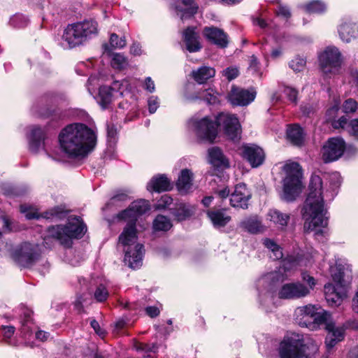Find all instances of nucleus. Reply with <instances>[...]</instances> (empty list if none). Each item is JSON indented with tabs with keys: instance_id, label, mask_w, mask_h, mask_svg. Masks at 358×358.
<instances>
[{
	"instance_id": "obj_1",
	"label": "nucleus",
	"mask_w": 358,
	"mask_h": 358,
	"mask_svg": "<svg viewBox=\"0 0 358 358\" xmlns=\"http://www.w3.org/2000/svg\"><path fill=\"white\" fill-rule=\"evenodd\" d=\"M61 150L69 157L82 159L94 148L95 132L84 124H73L64 128L59 135Z\"/></svg>"
},
{
	"instance_id": "obj_2",
	"label": "nucleus",
	"mask_w": 358,
	"mask_h": 358,
	"mask_svg": "<svg viewBox=\"0 0 358 358\" xmlns=\"http://www.w3.org/2000/svg\"><path fill=\"white\" fill-rule=\"evenodd\" d=\"M322 181L319 176H312L309 185V193L302 210L304 219L303 228L306 232L315 231L316 236L325 233L322 229L328 224V217L325 216L324 197L322 195Z\"/></svg>"
},
{
	"instance_id": "obj_3",
	"label": "nucleus",
	"mask_w": 358,
	"mask_h": 358,
	"mask_svg": "<svg viewBox=\"0 0 358 358\" xmlns=\"http://www.w3.org/2000/svg\"><path fill=\"white\" fill-rule=\"evenodd\" d=\"M127 222V226L119 236V243L123 246L125 264L131 268H136L142 264L143 245L137 242L136 222Z\"/></svg>"
},
{
	"instance_id": "obj_4",
	"label": "nucleus",
	"mask_w": 358,
	"mask_h": 358,
	"mask_svg": "<svg viewBox=\"0 0 358 358\" xmlns=\"http://www.w3.org/2000/svg\"><path fill=\"white\" fill-rule=\"evenodd\" d=\"M97 31V23L93 20L69 24L62 34L61 44L64 48H76L85 43Z\"/></svg>"
},
{
	"instance_id": "obj_5",
	"label": "nucleus",
	"mask_w": 358,
	"mask_h": 358,
	"mask_svg": "<svg viewBox=\"0 0 358 358\" xmlns=\"http://www.w3.org/2000/svg\"><path fill=\"white\" fill-rule=\"evenodd\" d=\"M86 226L78 217L71 218L66 225H57L48 228V235L59 241L62 245L70 246L72 238L83 237Z\"/></svg>"
},
{
	"instance_id": "obj_6",
	"label": "nucleus",
	"mask_w": 358,
	"mask_h": 358,
	"mask_svg": "<svg viewBox=\"0 0 358 358\" xmlns=\"http://www.w3.org/2000/svg\"><path fill=\"white\" fill-rule=\"evenodd\" d=\"M282 170L285 175L283 179L282 198L287 201H292L301 192V169L297 162H287Z\"/></svg>"
},
{
	"instance_id": "obj_7",
	"label": "nucleus",
	"mask_w": 358,
	"mask_h": 358,
	"mask_svg": "<svg viewBox=\"0 0 358 358\" xmlns=\"http://www.w3.org/2000/svg\"><path fill=\"white\" fill-rule=\"evenodd\" d=\"M304 336L292 333L285 336L280 344V358H308L306 354V345Z\"/></svg>"
},
{
	"instance_id": "obj_8",
	"label": "nucleus",
	"mask_w": 358,
	"mask_h": 358,
	"mask_svg": "<svg viewBox=\"0 0 358 358\" xmlns=\"http://www.w3.org/2000/svg\"><path fill=\"white\" fill-rule=\"evenodd\" d=\"M301 278L306 285L300 282L286 283L279 291V297L285 299H296L308 296L316 284L315 280L307 273H302Z\"/></svg>"
},
{
	"instance_id": "obj_9",
	"label": "nucleus",
	"mask_w": 358,
	"mask_h": 358,
	"mask_svg": "<svg viewBox=\"0 0 358 358\" xmlns=\"http://www.w3.org/2000/svg\"><path fill=\"white\" fill-rule=\"evenodd\" d=\"M191 129L198 138L213 143L217 136V129L215 122L205 117L201 119L192 117L188 122Z\"/></svg>"
},
{
	"instance_id": "obj_10",
	"label": "nucleus",
	"mask_w": 358,
	"mask_h": 358,
	"mask_svg": "<svg viewBox=\"0 0 358 358\" xmlns=\"http://www.w3.org/2000/svg\"><path fill=\"white\" fill-rule=\"evenodd\" d=\"M40 256L37 245L23 243L13 252L12 257L20 266L28 267L37 261Z\"/></svg>"
},
{
	"instance_id": "obj_11",
	"label": "nucleus",
	"mask_w": 358,
	"mask_h": 358,
	"mask_svg": "<svg viewBox=\"0 0 358 358\" xmlns=\"http://www.w3.org/2000/svg\"><path fill=\"white\" fill-rule=\"evenodd\" d=\"M215 124L224 131L227 137L234 141H238L241 136V124L237 117L229 113H220L215 119Z\"/></svg>"
},
{
	"instance_id": "obj_12",
	"label": "nucleus",
	"mask_w": 358,
	"mask_h": 358,
	"mask_svg": "<svg viewBox=\"0 0 358 358\" xmlns=\"http://www.w3.org/2000/svg\"><path fill=\"white\" fill-rule=\"evenodd\" d=\"M341 55L336 47H328L319 57L322 72L326 75L338 73L341 65Z\"/></svg>"
},
{
	"instance_id": "obj_13",
	"label": "nucleus",
	"mask_w": 358,
	"mask_h": 358,
	"mask_svg": "<svg viewBox=\"0 0 358 358\" xmlns=\"http://www.w3.org/2000/svg\"><path fill=\"white\" fill-rule=\"evenodd\" d=\"M345 149L344 141L341 138H331L323 146L322 159L324 162L337 160L341 157Z\"/></svg>"
},
{
	"instance_id": "obj_14",
	"label": "nucleus",
	"mask_w": 358,
	"mask_h": 358,
	"mask_svg": "<svg viewBox=\"0 0 358 358\" xmlns=\"http://www.w3.org/2000/svg\"><path fill=\"white\" fill-rule=\"evenodd\" d=\"M149 203L144 199H140L131 203L129 207L117 215L119 220L136 222L139 215L149 210Z\"/></svg>"
},
{
	"instance_id": "obj_15",
	"label": "nucleus",
	"mask_w": 358,
	"mask_h": 358,
	"mask_svg": "<svg viewBox=\"0 0 358 358\" xmlns=\"http://www.w3.org/2000/svg\"><path fill=\"white\" fill-rule=\"evenodd\" d=\"M256 96L255 91L243 89L233 85L228 93V101L234 106H247L254 101Z\"/></svg>"
},
{
	"instance_id": "obj_16",
	"label": "nucleus",
	"mask_w": 358,
	"mask_h": 358,
	"mask_svg": "<svg viewBox=\"0 0 358 358\" xmlns=\"http://www.w3.org/2000/svg\"><path fill=\"white\" fill-rule=\"evenodd\" d=\"M251 198V193L247 186L243 183L238 184L234 192L231 194L230 203L234 208L245 209L248 206V201Z\"/></svg>"
},
{
	"instance_id": "obj_17",
	"label": "nucleus",
	"mask_w": 358,
	"mask_h": 358,
	"mask_svg": "<svg viewBox=\"0 0 358 358\" xmlns=\"http://www.w3.org/2000/svg\"><path fill=\"white\" fill-rule=\"evenodd\" d=\"M324 292L327 301L331 306H338L347 296L344 286H336L328 284L324 286Z\"/></svg>"
},
{
	"instance_id": "obj_18",
	"label": "nucleus",
	"mask_w": 358,
	"mask_h": 358,
	"mask_svg": "<svg viewBox=\"0 0 358 358\" xmlns=\"http://www.w3.org/2000/svg\"><path fill=\"white\" fill-rule=\"evenodd\" d=\"M327 334L325 338V345L328 350L332 349L338 342L345 337V329L342 326H336L334 322L327 324L325 327Z\"/></svg>"
},
{
	"instance_id": "obj_19",
	"label": "nucleus",
	"mask_w": 358,
	"mask_h": 358,
	"mask_svg": "<svg viewBox=\"0 0 358 358\" xmlns=\"http://www.w3.org/2000/svg\"><path fill=\"white\" fill-rule=\"evenodd\" d=\"M243 156L253 168L262 164L265 157L263 150L255 145L243 146Z\"/></svg>"
},
{
	"instance_id": "obj_20",
	"label": "nucleus",
	"mask_w": 358,
	"mask_h": 358,
	"mask_svg": "<svg viewBox=\"0 0 358 358\" xmlns=\"http://www.w3.org/2000/svg\"><path fill=\"white\" fill-rule=\"evenodd\" d=\"M203 34L210 42L220 48H225L228 44L227 34L220 29L215 27H206Z\"/></svg>"
},
{
	"instance_id": "obj_21",
	"label": "nucleus",
	"mask_w": 358,
	"mask_h": 358,
	"mask_svg": "<svg viewBox=\"0 0 358 358\" xmlns=\"http://www.w3.org/2000/svg\"><path fill=\"white\" fill-rule=\"evenodd\" d=\"M183 41L187 50L189 52L199 51L202 45L199 41V34L196 32L194 27H187L182 33Z\"/></svg>"
},
{
	"instance_id": "obj_22",
	"label": "nucleus",
	"mask_w": 358,
	"mask_h": 358,
	"mask_svg": "<svg viewBox=\"0 0 358 358\" xmlns=\"http://www.w3.org/2000/svg\"><path fill=\"white\" fill-rule=\"evenodd\" d=\"M317 310V307L311 304L297 307L294 310L295 320L300 325L307 327V322L313 319Z\"/></svg>"
},
{
	"instance_id": "obj_23",
	"label": "nucleus",
	"mask_w": 358,
	"mask_h": 358,
	"mask_svg": "<svg viewBox=\"0 0 358 358\" xmlns=\"http://www.w3.org/2000/svg\"><path fill=\"white\" fill-rule=\"evenodd\" d=\"M193 173L187 169H182L178 176L176 186L181 194H187L192 189Z\"/></svg>"
},
{
	"instance_id": "obj_24",
	"label": "nucleus",
	"mask_w": 358,
	"mask_h": 358,
	"mask_svg": "<svg viewBox=\"0 0 358 358\" xmlns=\"http://www.w3.org/2000/svg\"><path fill=\"white\" fill-rule=\"evenodd\" d=\"M338 33L343 41L350 43L358 37V25L350 22H343L339 27Z\"/></svg>"
},
{
	"instance_id": "obj_25",
	"label": "nucleus",
	"mask_w": 358,
	"mask_h": 358,
	"mask_svg": "<svg viewBox=\"0 0 358 358\" xmlns=\"http://www.w3.org/2000/svg\"><path fill=\"white\" fill-rule=\"evenodd\" d=\"M119 86L117 81L113 83V87L102 86L99 88L98 102L103 109L108 108L113 99V92Z\"/></svg>"
},
{
	"instance_id": "obj_26",
	"label": "nucleus",
	"mask_w": 358,
	"mask_h": 358,
	"mask_svg": "<svg viewBox=\"0 0 358 358\" xmlns=\"http://www.w3.org/2000/svg\"><path fill=\"white\" fill-rule=\"evenodd\" d=\"M45 133L38 127H34L29 137V149L33 152H37L43 146Z\"/></svg>"
},
{
	"instance_id": "obj_27",
	"label": "nucleus",
	"mask_w": 358,
	"mask_h": 358,
	"mask_svg": "<svg viewBox=\"0 0 358 358\" xmlns=\"http://www.w3.org/2000/svg\"><path fill=\"white\" fill-rule=\"evenodd\" d=\"M240 227L251 234L262 233L265 230L264 225L256 217L244 219L241 222Z\"/></svg>"
},
{
	"instance_id": "obj_28",
	"label": "nucleus",
	"mask_w": 358,
	"mask_h": 358,
	"mask_svg": "<svg viewBox=\"0 0 358 358\" xmlns=\"http://www.w3.org/2000/svg\"><path fill=\"white\" fill-rule=\"evenodd\" d=\"M267 216L271 222L281 229H285L290 219L289 214L283 213L276 209L270 210Z\"/></svg>"
},
{
	"instance_id": "obj_29",
	"label": "nucleus",
	"mask_w": 358,
	"mask_h": 358,
	"mask_svg": "<svg viewBox=\"0 0 358 358\" xmlns=\"http://www.w3.org/2000/svg\"><path fill=\"white\" fill-rule=\"evenodd\" d=\"M209 162L214 166L228 167L229 162L223 155L222 150L217 147L211 148L208 150Z\"/></svg>"
},
{
	"instance_id": "obj_30",
	"label": "nucleus",
	"mask_w": 358,
	"mask_h": 358,
	"mask_svg": "<svg viewBox=\"0 0 358 358\" xmlns=\"http://www.w3.org/2000/svg\"><path fill=\"white\" fill-rule=\"evenodd\" d=\"M207 215L215 227H224L231 220V217L226 215L223 210H210Z\"/></svg>"
},
{
	"instance_id": "obj_31",
	"label": "nucleus",
	"mask_w": 358,
	"mask_h": 358,
	"mask_svg": "<svg viewBox=\"0 0 358 358\" xmlns=\"http://www.w3.org/2000/svg\"><path fill=\"white\" fill-rule=\"evenodd\" d=\"M105 52H108L111 57V66L113 68L122 70L128 66V61L126 57L121 53H112L111 49L108 44H103Z\"/></svg>"
},
{
	"instance_id": "obj_32",
	"label": "nucleus",
	"mask_w": 358,
	"mask_h": 358,
	"mask_svg": "<svg viewBox=\"0 0 358 358\" xmlns=\"http://www.w3.org/2000/svg\"><path fill=\"white\" fill-rule=\"evenodd\" d=\"M147 189L157 192L168 191L170 189V182L164 175L155 177L148 183Z\"/></svg>"
},
{
	"instance_id": "obj_33",
	"label": "nucleus",
	"mask_w": 358,
	"mask_h": 358,
	"mask_svg": "<svg viewBox=\"0 0 358 358\" xmlns=\"http://www.w3.org/2000/svg\"><path fill=\"white\" fill-rule=\"evenodd\" d=\"M215 74V69L206 66H201L192 72L193 78L199 84L206 83L208 79L213 78Z\"/></svg>"
},
{
	"instance_id": "obj_34",
	"label": "nucleus",
	"mask_w": 358,
	"mask_h": 358,
	"mask_svg": "<svg viewBox=\"0 0 358 358\" xmlns=\"http://www.w3.org/2000/svg\"><path fill=\"white\" fill-rule=\"evenodd\" d=\"M192 0H176V9L182 12L181 19L190 17L196 13L197 7L192 5Z\"/></svg>"
},
{
	"instance_id": "obj_35",
	"label": "nucleus",
	"mask_w": 358,
	"mask_h": 358,
	"mask_svg": "<svg viewBox=\"0 0 358 358\" xmlns=\"http://www.w3.org/2000/svg\"><path fill=\"white\" fill-rule=\"evenodd\" d=\"M288 140L295 145H301L303 141V133L299 125L290 126L287 131Z\"/></svg>"
},
{
	"instance_id": "obj_36",
	"label": "nucleus",
	"mask_w": 358,
	"mask_h": 358,
	"mask_svg": "<svg viewBox=\"0 0 358 358\" xmlns=\"http://www.w3.org/2000/svg\"><path fill=\"white\" fill-rule=\"evenodd\" d=\"M194 212V207L193 206L180 203L174 210L173 214L178 220L182 221L192 216Z\"/></svg>"
},
{
	"instance_id": "obj_37",
	"label": "nucleus",
	"mask_w": 358,
	"mask_h": 358,
	"mask_svg": "<svg viewBox=\"0 0 358 358\" xmlns=\"http://www.w3.org/2000/svg\"><path fill=\"white\" fill-rule=\"evenodd\" d=\"M263 244L266 248L271 250V258H273L274 260L282 258L283 254L282 250L273 240L265 238L263 240Z\"/></svg>"
},
{
	"instance_id": "obj_38",
	"label": "nucleus",
	"mask_w": 358,
	"mask_h": 358,
	"mask_svg": "<svg viewBox=\"0 0 358 358\" xmlns=\"http://www.w3.org/2000/svg\"><path fill=\"white\" fill-rule=\"evenodd\" d=\"M172 227L170 220L166 216L159 215L156 217L153 222L155 231H168Z\"/></svg>"
},
{
	"instance_id": "obj_39",
	"label": "nucleus",
	"mask_w": 358,
	"mask_h": 358,
	"mask_svg": "<svg viewBox=\"0 0 358 358\" xmlns=\"http://www.w3.org/2000/svg\"><path fill=\"white\" fill-rule=\"evenodd\" d=\"M330 273L336 286H344L343 285V271L341 265H335L330 266Z\"/></svg>"
},
{
	"instance_id": "obj_40",
	"label": "nucleus",
	"mask_w": 358,
	"mask_h": 358,
	"mask_svg": "<svg viewBox=\"0 0 358 358\" xmlns=\"http://www.w3.org/2000/svg\"><path fill=\"white\" fill-rule=\"evenodd\" d=\"M313 319L315 324L317 325L324 324H325V327H327L328 323L334 322L331 320V315L325 310H323L322 312H317V310L315 315L313 316Z\"/></svg>"
},
{
	"instance_id": "obj_41",
	"label": "nucleus",
	"mask_w": 358,
	"mask_h": 358,
	"mask_svg": "<svg viewBox=\"0 0 358 358\" xmlns=\"http://www.w3.org/2000/svg\"><path fill=\"white\" fill-rule=\"evenodd\" d=\"M218 94L213 89H208L200 94V97L203 98L209 104H215L218 102Z\"/></svg>"
},
{
	"instance_id": "obj_42",
	"label": "nucleus",
	"mask_w": 358,
	"mask_h": 358,
	"mask_svg": "<svg viewBox=\"0 0 358 358\" xmlns=\"http://www.w3.org/2000/svg\"><path fill=\"white\" fill-rule=\"evenodd\" d=\"M138 351H141L145 353L144 358L150 357V355L148 354L149 352L156 353L158 350V345L156 343L147 344V343H140L137 348Z\"/></svg>"
},
{
	"instance_id": "obj_43",
	"label": "nucleus",
	"mask_w": 358,
	"mask_h": 358,
	"mask_svg": "<svg viewBox=\"0 0 358 358\" xmlns=\"http://www.w3.org/2000/svg\"><path fill=\"white\" fill-rule=\"evenodd\" d=\"M125 38H119L116 34H112L110 37V46L112 49H122L126 46Z\"/></svg>"
},
{
	"instance_id": "obj_44",
	"label": "nucleus",
	"mask_w": 358,
	"mask_h": 358,
	"mask_svg": "<svg viewBox=\"0 0 358 358\" xmlns=\"http://www.w3.org/2000/svg\"><path fill=\"white\" fill-rule=\"evenodd\" d=\"M306 9L309 13H320L325 10V5L319 1H313L306 6Z\"/></svg>"
},
{
	"instance_id": "obj_45",
	"label": "nucleus",
	"mask_w": 358,
	"mask_h": 358,
	"mask_svg": "<svg viewBox=\"0 0 358 358\" xmlns=\"http://www.w3.org/2000/svg\"><path fill=\"white\" fill-rule=\"evenodd\" d=\"M329 181L331 185V188L332 189L333 191L331 196H334V195L336 194L335 191L341 184L342 179L338 173L334 172L329 176Z\"/></svg>"
},
{
	"instance_id": "obj_46",
	"label": "nucleus",
	"mask_w": 358,
	"mask_h": 358,
	"mask_svg": "<svg viewBox=\"0 0 358 358\" xmlns=\"http://www.w3.org/2000/svg\"><path fill=\"white\" fill-rule=\"evenodd\" d=\"M306 64L304 59L297 57L289 62V67L296 72L301 71L304 69Z\"/></svg>"
},
{
	"instance_id": "obj_47",
	"label": "nucleus",
	"mask_w": 358,
	"mask_h": 358,
	"mask_svg": "<svg viewBox=\"0 0 358 358\" xmlns=\"http://www.w3.org/2000/svg\"><path fill=\"white\" fill-rule=\"evenodd\" d=\"M10 24L15 27H23L28 23V19L22 15H14L10 21Z\"/></svg>"
},
{
	"instance_id": "obj_48",
	"label": "nucleus",
	"mask_w": 358,
	"mask_h": 358,
	"mask_svg": "<svg viewBox=\"0 0 358 358\" xmlns=\"http://www.w3.org/2000/svg\"><path fill=\"white\" fill-rule=\"evenodd\" d=\"M108 292L103 285H99L95 290L94 298L99 302H103L107 299Z\"/></svg>"
},
{
	"instance_id": "obj_49",
	"label": "nucleus",
	"mask_w": 358,
	"mask_h": 358,
	"mask_svg": "<svg viewBox=\"0 0 358 358\" xmlns=\"http://www.w3.org/2000/svg\"><path fill=\"white\" fill-rule=\"evenodd\" d=\"M357 108V103L352 99H348L345 101L343 105V111L345 113H354Z\"/></svg>"
},
{
	"instance_id": "obj_50",
	"label": "nucleus",
	"mask_w": 358,
	"mask_h": 358,
	"mask_svg": "<svg viewBox=\"0 0 358 358\" xmlns=\"http://www.w3.org/2000/svg\"><path fill=\"white\" fill-rule=\"evenodd\" d=\"M239 71L236 67H228L222 71V76L226 77L229 81H231L238 77Z\"/></svg>"
},
{
	"instance_id": "obj_51",
	"label": "nucleus",
	"mask_w": 358,
	"mask_h": 358,
	"mask_svg": "<svg viewBox=\"0 0 358 358\" xmlns=\"http://www.w3.org/2000/svg\"><path fill=\"white\" fill-rule=\"evenodd\" d=\"M129 198L128 193L125 192H121L119 194H117L114 196H113L108 203L107 204L108 206L116 205L119 201H124L127 200Z\"/></svg>"
},
{
	"instance_id": "obj_52",
	"label": "nucleus",
	"mask_w": 358,
	"mask_h": 358,
	"mask_svg": "<svg viewBox=\"0 0 358 358\" xmlns=\"http://www.w3.org/2000/svg\"><path fill=\"white\" fill-rule=\"evenodd\" d=\"M275 13L278 16L282 17L285 19H288L291 17V12L289 8L286 6H283L279 3Z\"/></svg>"
},
{
	"instance_id": "obj_53",
	"label": "nucleus",
	"mask_w": 358,
	"mask_h": 358,
	"mask_svg": "<svg viewBox=\"0 0 358 358\" xmlns=\"http://www.w3.org/2000/svg\"><path fill=\"white\" fill-rule=\"evenodd\" d=\"M148 110L150 113L156 112L159 106V99L157 96H152L148 100Z\"/></svg>"
},
{
	"instance_id": "obj_54",
	"label": "nucleus",
	"mask_w": 358,
	"mask_h": 358,
	"mask_svg": "<svg viewBox=\"0 0 358 358\" xmlns=\"http://www.w3.org/2000/svg\"><path fill=\"white\" fill-rule=\"evenodd\" d=\"M299 265V261L294 257H289L283 261V267L285 270H290Z\"/></svg>"
},
{
	"instance_id": "obj_55",
	"label": "nucleus",
	"mask_w": 358,
	"mask_h": 358,
	"mask_svg": "<svg viewBox=\"0 0 358 358\" xmlns=\"http://www.w3.org/2000/svg\"><path fill=\"white\" fill-rule=\"evenodd\" d=\"M285 93L291 101L296 103L298 92L295 89L287 87L285 89Z\"/></svg>"
},
{
	"instance_id": "obj_56",
	"label": "nucleus",
	"mask_w": 358,
	"mask_h": 358,
	"mask_svg": "<svg viewBox=\"0 0 358 358\" xmlns=\"http://www.w3.org/2000/svg\"><path fill=\"white\" fill-rule=\"evenodd\" d=\"M3 336L5 339H10L15 333V328L13 326H2Z\"/></svg>"
},
{
	"instance_id": "obj_57",
	"label": "nucleus",
	"mask_w": 358,
	"mask_h": 358,
	"mask_svg": "<svg viewBox=\"0 0 358 358\" xmlns=\"http://www.w3.org/2000/svg\"><path fill=\"white\" fill-rule=\"evenodd\" d=\"M349 127L350 134L356 138H358V119L352 120Z\"/></svg>"
},
{
	"instance_id": "obj_58",
	"label": "nucleus",
	"mask_w": 358,
	"mask_h": 358,
	"mask_svg": "<svg viewBox=\"0 0 358 358\" xmlns=\"http://www.w3.org/2000/svg\"><path fill=\"white\" fill-rule=\"evenodd\" d=\"M20 211L22 213L25 214V217L28 220L38 219V217H39V216L37 215L36 213L28 212L27 207L24 205H22L20 206Z\"/></svg>"
},
{
	"instance_id": "obj_59",
	"label": "nucleus",
	"mask_w": 358,
	"mask_h": 358,
	"mask_svg": "<svg viewBox=\"0 0 358 358\" xmlns=\"http://www.w3.org/2000/svg\"><path fill=\"white\" fill-rule=\"evenodd\" d=\"M249 69L252 71L253 73H257L259 69V62L257 58L252 55L250 57V62L249 65Z\"/></svg>"
},
{
	"instance_id": "obj_60",
	"label": "nucleus",
	"mask_w": 358,
	"mask_h": 358,
	"mask_svg": "<svg viewBox=\"0 0 358 358\" xmlns=\"http://www.w3.org/2000/svg\"><path fill=\"white\" fill-rule=\"evenodd\" d=\"M144 88L150 92H153L155 90L154 81L150 77H148L145 80Z\"/></svg>"
},
{
	"instance_id": "obj_61",
	"label": "nucleus",
	"mask_w": 358,
	"mask_h": 358,
	"mask_svg": "<svg viewBox=\"0 0 358 358\" xmlns=\"http://www.w3.org/2000/svg\"><path fill=\"white\" fill-rule=\"evenodd\" d=\"M90 324L92 327L94 329V330L98 335H99L101 337L104 336L105 331L104 330L101 329L99 324L98 323L97 321H96L95 320H92Z\"/></svg>"
},
{
	"instance_id": "obj_62",
	"label": "nucleus",
	"mask_w": 358,
	"mask_h": 358,
	"mask_svg": "<svg viewBox=\"0 0 358 358\" xmlns=\"http://www.w3.org/2000/svg\"><path fill=\"white\" fill-rule=\"evenodd\" d=\"M301 109L302 113L305 115L308 116L310 114L314 113V111L315 110V107H314L311 104H306V105L302 106L301 107Z\"/></svg>"
},
{
	"instance_id": "obj_63",
	"label": "nucleus",
	"mask_w": 358,
	"mask_h": 358,
	"mask_svg": "<svg viewBox=\"0 0 358 358\" xmlns=\"http://www.w3.org/2000/svg\"><path fill=\"white\" fill-rule=\"evenodd\" d=\"M50 337V334L43 331H38L36 333V338L40 341H46Z\"/></svg>"
},
{
	"instance_id": "obj_64",
	"label": "nucleus",
	"mask_w": 358,
	"mask_h": 358,
	"mask_svg": "<svg viewBox=\"0 0 358 358\" xmlns=\"http://www.w3.org/2000/svg\"><path fill=\"white\" fill-rule=\"evenodd\" d=\"M145 312L151 317H157L159 314V309L155 306H149L146 308Z\"/></svg>"
}]
</instances>
